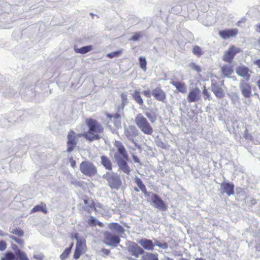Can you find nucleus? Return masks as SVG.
Segmentation results:
<instances>
[{
  "mask_svg": "<svg viewBox=\"0 0 260 260\" xmlns=\"http://www.w3.org/2000/svg\"><path fill=\"white\" fill-rule=\"evenodd\" d=\"M86 124L89 128V131L84 134L83 136L90 141L100 139L102 137L100 134L102 133L104 131L103 126L97 121L92 119H87Z\"/></svg>",
  "mask_w": 260,
  "mask_h": 260,
  "instance_id": "1",
  "label": "nucleus"
},
{
  "mask_svg": "<svg viewBox=\"0 0 260 260\" xmlns=\"http://www.w3.org/2000/svg\"><path fill=\"white\" fill-rule=\"evenodd\" d=\"M135 122L141 132L145 135H151L153 129L148 120L142 114H138L135 118Z\"/></svg>",
  "mask_w": 260,
  "mask_h": 260,
  "instance_id": "2",
  "label": "nucleus"
},
{
  "mask_svg": "<svg viewBox=\"0 0 260 260\" xmlns=\"http://www.w3.org/2000/svg\"><path fill=\"white\" fill-rule=\"evenodd\" d=\"M79 168L83 175L90 177L95 176L98 173L96 166L90 161H82Z\"/></svg>",
  "mask_w": 260,
  "mask_h": 260,
  "instance_id": "3",
  "label": "nucleus"
},
{
  "mask_svg": "<svg viewBox=\"0 0 260 260\" xmlns=\"http://www.w3.org/2000/svg\"><path fill=\"white\" fill-rule=\"evenodd\" d=\"M103 177L106 180L111 188L117 189L121 184L120 178L117 173L107 172Z\"/></svg>",
  "mask_w": 260,
  "mask_h": 260,
  "instance_id": "4",
  "label": "nucleus"
},
{
  "mask_svg": "<svg viewBox=\"0 0 260 260\" xmlns=\"http://www.w3.org/2000/svg\"><path fill=\"white\" fill-rule=\"evenodd\" d=\"M104 242L107 245L116 247L120 242V238L117 236L106 232L104 234Z\"/></svg>",
  "mask_w": 260,
  "mask_h": 260,
  "instance_id": "5",
  "label": "nucleus"
},
{
  "mask_svg": "<svg viewBox=\"0 0 260 260\" xmlns=\"http://www.w3.org/2000/svg\"><path fill=\"white\" fill-rule=\"evenodd\" d=\"M223 85V81L220 82V84H219L214 80H212L211 90L215 95L218 98H222L225 95V93L223 89L221 88V86Z\"/></svg>",
  "mask_w": 260,
  "mask_h": 260,
  "instance_id": "6",
  "label": "nucleus"
},
{
  "mask_svg": "<svg viewBox=\"0 0 260 260\" xmlns=\"http://www.w3.org/2000/svg\"><path fill=\"white\" fill-rule=\"evenodd\" d=\"M236 73L239 76L242 77L246 81H248L250 79L252 71L248 67L242 64L236 68Z\"/></svg>",
  "mask_w": 260,
  "mask_h": 260,
  "instance_id": "7",
  "label": "nucleus"
},
{
  "mask_svg": "<svg viewBox=\"0 0 260 260\" xmlns=\"http://www.w3.org/2000/svg\"><path fill=\"white\" fill-rule=\"evenodd\" d=\"M149 197H151V201L155 208L161 211H166L167 209V206L158 195L151 192Z\"/></svg>",
  "mask_w": 260,
  "mask_h": 260,
  "instance_id": "8",
  "label": "nucleus"
},
{
  "mask_svg": "<svg viewBox=\"0 0 260 260\" xmlns=\"http://www.w3.org/2000/svg\"><path fill=\"white\" fill-rule=\"evenodd\" d=\"M240 50L239 48L235 47L234 46H231L226 51L223 56V60L226 62L231 63L235 55L240 52Z\"/></svg>",
  "mask_w": 260,
  "mask_h": 260,
  "instance_id": "9",
  "label": "nucleus"
},
{
  "mask_svg": "<svg viewBox=\"0 0 260 260\" xmlns=\"http://www.w3.org/2000/svg\"><path fill=\"white\" fill-rule=\"evenodd\" d=\"M114 157L116 159L119 169L126 174L131 172V169L128 167L125 159L122 158L118 154H114Z\"/></svg>",
  "mask_w": 260,
  "mask_h": 260,
  "instance_id": "10",
  "label": "nucleus"
},
{
  "mask_svg": "<svg viewBox=\"0 0 260 260\" xmlns=\"http://www.w3.org/2000/svg\"><path fill=\"white\" fill-rule=\"evenodd\" d=\"M124 136L133 143H135L134 138L138 136V130L133 125H129L125 127L124 132Z\"/></svg>",
  "mask_w": 260,
  "mask_h": 260,
  "instance_id": "11",
  "label": "nucleus"
},
{
  "mask_svg": "<svg viewBox=\"0 0 260 260\" xmlns=\"http://www.w3.org/2000/svg\"><path fill=\"white\" fill-rule=\"evenodd\" d=\"M201 99V90L198 87L191 89L187 96V100L189 103L198 102Z\"/></svg>",
  "mask_w": 260,
  "mask_h": 260,
  "instance_id": "12",
  "label": "nucleus"
},
{
  "mask_svg": "<svg viewBox=\"0 0 260 260\" xmlns=\"http://www.w3.org/2000/svg\"><path fill=\"white\" fill-rule=\"evenodd\" d=\"M239 88L242 94L246 98H248L251 95V87L249 84L244 80H241L239 84Z\"/></svg>",
  "mask_w": 260,
  "mask_h": 260,
  "instance_id": "13",
  "label": "nucleus"
},
{
  "mask_svg": "<svg viewBox=\"0 0 260 260\" xmlns=\"http://www.w3.org/2000/svg\"><path fill=\"white\" fill-rule=\"evenodd\" d=\"M238 32L237 28L228 29L219 31V36L223 40L236 36Z\"/></svg>",
  "mask_w": 260,
  "mask_h": 260,
  "instance_id": "14",
  "label": "nucleus"
},
{
  "mask_svg": "<svg viewBox=\"0 0 260 260\" xmlns=\"http://www.w3.org/2000/svg\"><path fill=\"white\" fill-rule=\"evenodd\" d=\"M114 146L117 148L118 150V152L115 153V154H119L120 156H121L122 158L127 160L128 154L122 143L120 141H115Z\"/></svg>",
  "mask_w": 260,
  "mask_h": 260,
  "instance_id": "15",
  "label": "nucleus"
},
{
  "mask_svg": "<svg viewBox=\"0 0 260 260\" xmlns=\"http://www.w3.org/2000/svg\"><path fill=\"white\" fill-rule=\"evenodd\" d=\"M152 95L158 101L164 102L166 99V93L159 86L152 91Z\"/></svg>",
  "mask_w": 260,
  "mask_h": 260,
  "instance_id": "16",
  "label": "nucleus"
},
{
  "mask_svg": "<svg viewBox=\"0 0 260 260\" xmlns=\"http://www.w3.org/2000/svg\"><path fill=\"white\" fill-rule=\"evenodd\" d=\"M220 188L221 190V193H226L229 196L234 194V185L233 183L229 182H223L220 185Z\"/></svg>",
  "mask_w": 260,
  "mask_h": 260,
  "instance_id": "17",
  "label": "nucleus"
},
{
  "mask_svg": "<svg viewBox=\"0 0 260 260\" xmlns=\"http://www.w3.org/2000/svg\"><path fill=\"white\" fill-rule=\"evenodd\" d=\"M128 251L132 255L136 257H139L140 255L144 252V250L136 243H132L129 245Z\"/></svg>",
  "mask_w": 260,
  "mask_h": 260,
  "instance_id": "18",
  "label": "nucleus"
},
{
  "mask_svg": "<svg viewBox=\"0 0 260 260\" xmlns=\"http://www.w3.org/2000/svg\"><path fill=\"white\" fill-rule=\"evenodd\" d=\"M68 152H70L73 151L76 145L75 134L73 131L69 132L68 135Z\"/></svg>",
  "mask_w": 260,
  "mask_h": 260,
  "instance_id": "19",
  "label": "nucleus"
},
{
  "mask_svg": "<svg viewBox=\"0 0 260 260\" xmlns=\"http://www.w3.org/2000/svg\"><path fill=\"white\" fill-rule=\"evenodd\" d=\"M139 244L147 250H152L154 245L152 241L147 239H142L138 242Z\"/></svg>",
  "mask_w": 260,
  "mask_h": 260,
  "instance_id": "20",
  "label": "nucleus"
},
{
  "mask_svg": "<svg viewBox=\"0 0 260 260\" xmlns=\"http://www.w3.org/2000/svg\"><path fill=\"white\" fill-rule=\"evenodd\" d=\"M135 182L138 186V187L140 188V189L142 191V193L144 194V196L147 197L148 196H150L151 193V192H148L146 190V186L143 184L142 181L140 178L138 177H136L135 178Z\"/></svg>",
  "mask_w": 260,
  "mask_h": 260,
  "instance_id": "21",
  "label": "nucleus"
},
{
  "mask_svg": "<svg viewBox=\"0 0 260 260\" xmlns=\"http://www.w3.org/2000/svg\"><path fill=\"white\" fill-rule=\"evenodd\" d=\"M170 83L174 86L179 92L182 93L186 92L187 87L184 83L173 80L170 82Z\"/></svg>",
  "mask_w": 260,
  "mask_h": 260,
  "instance_id": "22",
  "label": "nucleus"
},
{
  "mask_svg": "<svg viewBox=\"0 0 260 260\" xmlns=\"http://www.w3.org/2000/svg\"><path fill=\"white\" fill-rule=\"evenodd\" d=\"M101 164L107 169L109 171L112 169V165L110 159L107 156L102 155L101 156Z\"/></svg>",
  "mask_w": 260,
  "mask_h": 260,
  "instance_id": "23",
  "label": "nucleus"
},
{
  "mask_svg": "<svg viewBox=\"0 0 260 260\" xmlns=\"http://www.w3.org/2000/svg\"><path fill=\"white\" fill-rule=\"evenodd\" d=\"M84 203L83 208L84 210L90 212L94 209V205L91 200H84Z\"/></svg>",
  "mask_w": 260,
  "mask_h": 260,
  "instance_id": "24",
  "label": "nucleus"
},
{
  "mask_svg": "<svg viewBox=\"0 0 260 260\" xmlns=\"http://www.w3.org/2000/svg\"><path fill=\"white\" fill-rule=\"evenodd\" d=\"M222 74L225 77H229L233 72V69L231 65H224L221 68Z\"/></svg>",
  "mask_w": 260,
  "mask_h": 260,
  "instance_id": "25",
  "label": "nucleus"
},
{
  "mask_svg": "<svg viewBox=\"0 0 260 260\" xmlns=\"http://www.w3.org/2000/svg\"><path fill=\"white\" fill-rule=\"evenodd\" d=\"M39 211H41L44 213H46L47 212V210L45 204L42 203L40 205L36 206L34 208H32L31 212Z\"/></svg>",
  "mask_w": 260,
  "mask_h": 260,
  "instance_id": "26",
  "label": "nucleus"
},
{
  "mask_svg": "<svg viewBox=\"0 0 260 260\" xmlns=\"http://www.w3.org/2000/svg\"><path fill=\"white\" fill-rule=\"evenodd\" d=\"M92 48V46L88 45L81 47L80 48H75V51L77 53L85 54L91 51Z\"/></svg>",
  "mask_w": 260,
  "mask_h": 260,
  "instance_id": "27",
  "label": "nucleus"
},
{
  "mask_svg": "<svg viewBox=\"0 0 260 260\" xmlns=\"http://www.w3.org/2000/svg\"><path fill=\"white\" fill-rule=\"evenodd\" d=\"M158 256L157 253L147 252L143 255L142 258L143 260H158Z\"/></svg>",
  "mask_w": 260,
  "mask_h": 260,
  "instance_id": "28",
  "label": "nucleus"
},
{
  "mask_svg": "<svg viewBox=\"0 0 260 260\" xmlns=\"http://www.w3.org/2000/svg\"><path fill=\"white\" fill-rule=\"evenodd\" d=\"M110 229L115 231L118 233H121L123 232L124 229L118 223H112L110 225Z\"/></svg>",
  "mask_w": 260,
  "mask_h": 260,
  "instance_id": "29",
  "label": "nucleus"
},
{
  "mask_svg": "<svg viewBox=\"0 0 260 260\" xmlns=\"http://www.w3.org/2000/svg\"><path fill=\"white\" fill-rule=\"evenodd\" d=\"M107 116L110 118V120H117V123L116 124V126L118 127L120 126V115L118 113H115L114 115L108 114Z\"/></svg>",
  "mask_w": 260,
  "mask_h": 260,
  "instance_id": "30",
  "label": "nucleus"
},
{
  "mask_svg": "<svg viewBox=\"0 0 260 260\" xmlns=\"http://www.w3.org/2000/svg\"><path fill=\"white\" fill-rule=\"evenodd\" d=\"M133 98L135 101L139 105L143 104V101L140 94V92L138 91H135L132 94Z\"/></svg>",
  "mask_w": 260,
  "mask_h": 260,
  "instance_id": "31",
  "label": "nucleus"
},
{
  "mask_svg": "<svg viewBox=\"0 0 260 260\" xmlns=\"http://www.w3.org/2000/svg\"><path fill=\"white\" fill-rule=\"evenodd\" d=\"M85 247V243L84 241L78 240L76 246V250L83 252Z\"/></svg>",
  "mask_w": 260,
  "mask_h": 260,
  "instance_id": "32",
  "label": "nucleus"
},
{
  "mask_svg": "<svg viewBox=\"0 0 260 260\" xmlns=\"http://www.w3.org/2000/svg\"><path fill=\"white\" fill-rule=\"evenodd\" d=\"M153 244L154 245H156V246L163 249H167L168 247V245L166 242L162 243L156 239H154Z\"/></svg>",
  "mask_w": 260,
  "mask_h": 260,
  "instance_id": "33",
  "label": "nucleus"
},
{
  "mask_svg": "<svg viewBox=\"0 0 260 260\" xmlns=\"http://www.w3.org/2000/svg\"><path fill=\"white\" fill-rule=\"evenodd\" d=\"M192 52L195 55L198 57L200 56L203 54L202 49L198 46H195L193 47Z\"/></svg>",
  "mask_w": 260,
  "mask_h": 260,
  "instance_id": "34",
  "label": "nucleus"
},
{
  "mask_svg": "<svg viewBox=\"0 0 260 260\" xmlns=\"http://www.w3.org/2000/svg\"><path fill=\"white\" fill-rule=\"evenodd\" d=\"M15 255L12 252H8L2 257V260H15Z\"/></svg>",
  "mask_w": 260,
  "mask_h": 260,
  "instance_id": "35",
  "label": "nucleus"
},
{
  "mask_svg": "<svg viewBox=\"0 0 260 260\" xmlns=\"http://www.w3.org/2000/svg\"><path fill=\"white\" fill-rule=\"evenodd\" d=\"M71 247L66 248L62 252V253L60 255V258L61 260H65L69 256V254L71 252Z\"/></svg>",
  "mask_w": 260,
  "mask_h": 260,
  "instance_id": "36",
  "label": "nucleus"
},
{
  "mask_svg": "<svg viewBox=\"0 0 260 260\" xmlns=\"http://www.w3.org/2000/svg\"><path fill=\"white\" fill-rule=\"evenodd\" d=\"M140 66L142 69L145 71L146 70V60L145 57L140 56L139 57Z\"/></svg>",
  "mask_w": 260,
  "mask_h": 260,
  "instance_id": "37",
  "label": "nucleus"
},
{
  "mask_svg": "<svg viewBox=\"0 0 260 260\" xmlns=\"http://www.w3.org/2000/svg\"><path fill=\"white\" fill-rule=\"evenodd\" d=\"M144 114L151 123H153L154 122H155L156 120V117L155 115H153L151 113L147 111L145 112Z\"/></svg>",
  "mask_w": 260,
  "mask_h": 260,
  "instance_id": "38",
  "label": "nucleus"
},
{
  "mask_svg": "<svg viewBox=\"0 0 260 260\" xmlns=\"http://www.w3.org/2000/svg\"><path fill=\"white\" fill-rule=\"evenodd\" d=\"M203 94L204 95V98L205 100H207V99L208 100H211L210 94L208 91V90L206 88L205 86H204V89H203Z\"/></svg>",
  "mask_w": 260,
  "mask_h": 260,
  "instance_id": "39",
  "label": "nucleus"
},
{
  "mask_svg": "<svg viewBox=\"0 0 260 260\" xmlns=\"http://www.w3.org/2000/svg\"><path fill=\"white\" fill-rule=\"evenodd\" d=\"M121 51H114V52H112L110 53H108L107 55V56L110 58H112L113 57H117V56H119V55L121 53Z\"/></svg>",
  "mask_w": 260,
  "mask_h": 260,
  "instance_id": "40",
  "label": "nucleus"
},
{
  "mask_svg": "<svg viewBox=\"0 0 260 260\" xmlns=\"http://www.w3.org/2000/svg\"><path fill=\"white\" fill-rule=\"evenodd\" d=\"M142 36L143 34L142 32H136L134 35L131 40L134 41H138Z\"/></svg>",
  "mask_w": 260,
  "mask_h": 260,
  "instance_id": "41",
  "label": "nucleus"
},
{
  "mask_svg": "<svg viewBox=\"0 0 260 260\" xmlns=\"http://www.w3.org/2000/svg\"><path fill=\"white\" fill-rule=\"evenodd\" d=\"M11 233L19 237H21L23 235V232L20 229H14L11 231Z\"/></svg>",
  "mask_w": 260,
  "mask_h": 260,
  "instance_id": "42",
  "label": "nucleus"
},
{
  "mask_svg": "<svg viewBox=\"0 0 260 260\" xmlns=\"http://www.w3.org/2000/svg\"><path fill=\"white\" fill-rule=\"evenodd\" d=\"M10 238H11L12 240H13L14 241H15L16 243L20 244V245H22L23 244V240L20 238H16L13 236H10Z\"/></svg>",
  "mask_w": 260,
  "mask_h": 260,
  "instance_id": "43",
  "label": "nucleus"
},
{
  "mask_svg": "<svg viewBox=\"0 0 260 260\" xmlns=\"http://www.w3.org/2000/svg\"><path fill=\"white\" fill-rule=\"evenodd\" d=\"M6 248V243L4 241H0V250L3 251Z\"/></svg>",
  "mask_w": 260,
  "mask_h": 260,
  "instance_id": "44",
  "label": "nucleus"
},
{
  "mask_svg": "<svg viewBox=\"0 0 260 260\" xmlns=\"http://www.w3.org/2000/svg\"><path fill=\"white\" fill-rule=\"evenodd\" d=\"M69 162L73 168H75L76 167V161L73 159V157H70L69 158Z\"/></svg>",
  "mask_w": 260,
  "mask_h": 260,
  "instance_id": "45",
  "label": "nucleus"
},
{
  "mask_svg": "<svg viewBox=\"0 0 260 260\" xmlns=\"http://www.w3.org/2000/svg\"><path fill=\"white\" fill-rule=\"evenodd\" d=\"M82 252L81 251H79L78 250H77L75 249V252H74V257L75 258V259H78L80 257V255L81 254Z\"/></svg>",
  "mask_w": 260,
  "mask_h": 260,
  "instance_id": "46",
  "label": "nucleus"
},
{
  "mask_svg": "<svg viewBox=\"0 0 260 260\" xmlns=\"http://www.w3.org/2000/svg\"><path fill=\"white\" fill-rule=\"evenodd\" d=\"M121 98L122 100V102L123 104H125L127 102V95L125 93H122L121 94Z\"/></svg>",
  "mask_w": 260,
  "mask_h": 260,
  "instance_id": "47",
  "label": "nucleus"
},
{
  "mask_svg": "<svg viewBox=\"0 0 260 260\" xmlns=\"http://www.w3.org/2000/svg\"><path fill=\"white\" fill-rule=\"evenodd\" d=\"M143 94L146 96V97H147V98H150L151 96V95L152 94V92L151 93V91L150 90V89H148L146 91H144L143 92Z\"/></svg>",
  "mask_w": 260,
  "mask_h": 260,
  "instance_id": "48",
  "label": "nucleus"
},
{
  "mask_svg": "<svg viewBox=\"0 0 260 260\" xmlns=\"http://www.w3.org/2000/svg\"><path fill=\"white\" fill-rule=\"evenodd\" d=\"M191 68L196 71L197 72L199 73L201 72V69L200 68L199 66L195 64H192V66H191Z\"/></svg>",
  "mask_w": 260,
  "mask_h": 260,
  "instance_id": "49",
  "label": "nucleus"
},
{
  "mask_svg": "<svg viewBox=\"0 0 260 260\" xmlns=\"http://www.w3.org/2000/svg\"><path fill=\"white\" fill-rule=\"evenodd\" d=\"M249 199L250 200L251 204V205H254V204H255L256 203L255 200L253 199H251V198H249ZM246 200H247V201H246L245 202L248 203V202H249V198L246 197Z\"/></svg>",
  "mask_w": 260,
  "mask_h": 260,
  "instance_id": "50",
  "label": "nucleus"
},
{
  "mask_svg": "<svg viewBox=\"0 0 260 260\" xmlns=\"http://www.w3.org/2000/svg\"><path fill=\"white\" fill-rule=\"evenodd\" d=\"M71 182V183L74 185H79V182H78L77 180L75 178H72V180Z\"/></svg>",
  "mask_w": 260,
  "mask_h": 260,
  "instance_id": "51",
  "label": "nucleus"
},
{
  "mask_svg": "<svg viewBox=\"0 0 260 260\" xmlns=\"http://www.w3.org/2000/svg\"><path fill=\"white\" fill-rule=\"evenodd\" d=\"M132 157L134 160V161L135 163H139L140 162L139 158L136 155L133 154L132 156Z\"/></svg>",
  "mask_w": 260,
  "mask_h": 260,
  "instance_id": "52",
  "label": "nucleus"
},
{
  "mask_svg": "<svg viewBox=\"0 0 260 260\" xmlns=\"http://www.w3.org/2000/svg\"><path fill=\"white\" fill-rule=\"evenodd\" d=\"M102 252L106 254V255H108L109 253H110V251L108 250V249H105V248H103L102 249Z\"/></svg>",
  "mask_w": 260,
  "mask_h": 260,
  "instance_id": "53",
  "label": "nucleus"
},
{
  "mask_svg": "<svg viewBox=\"0 0 260 260\" xmlns=\"http://www.w3.org/2000/svg\"><path fill=\"white\" fill-rule=\"evenodd\" d=\"M96 220V219L92 216H91L90 218V222L92 224H95Z\"/></svg>",
  "mask_w": 260,
  "mask_h": 260,
  "instance_id": "54",
  "label": "nucleus"
},
{
  "mask_svg": "<svg viewBox=\"0 0 260 260\" xmlns=\"http://www.w3.org/2000/svg\"><path fill=\"white\" fill-rule=\"evenodd\" d=\"M254 64L260 69V59H257L254 62Z\"/></svg>",
  "mask_w": 260,
  "mask_h": 260,
  "instance_id": "55",
  "label": "nucleus"
},
{
  "mask_svg": "<svg viewBox=\"0 0 260 260\" xmlns=\"http://www.w3.org/2000/svg\"><path fill=\"white\" fill-rule=\"evenodd\" d=\"M255 29L257 32L260 33V24H257L255 25Z\"/></svg>",
  "mask_w": 260,
  "mask_h": 260,
  "instance_id": "56",
  "label": "nucleus"
},
{
  "mask_svg": "<svg viewBox=\"0 0 260 260\" xmlns=\"http://www.w3.org/2000/svg\"><path fill=\"white\" fill-rule=\"evenodd\" d=\"M8 235V233L0 230V236L4 237Z\"/></svg>",
  "mask_w": 260,
  "mask_h": 260,
  "instance_id": "57",
  "label": "nucleus"
},
{
  "mask_svg": "<svg viewBox=\"0 0 260 260\" xmlns=\"http://www.w3.org/2000/svg\"><path fill=\"white\" fill-rule=\"evenodd\" d=\"M161 260H173V259L167 257V256H164Z\"/></svg>",
  "mask_w": 260,
  "mask_h": 260,
  "instance_id": "58",
  "label": "nucleus"
},
{
  "mask_svg": "<svg viewBox=\"0 0 260 260\" xmlns=\"http://www.w3.org/2000/svg\"><path fill=\"white\" fill-rule=\"evenodd\" d=\"M74 238L76 239L77 241L78 242V240H81L80 239H78V234H75V235H74Z\"/></svg>",
  "mask_w": 260,
  "mask_h": 260,
  "instance_id": "59",
  "label": "nucleus"
},
{
  "mask_svg": "<svg viewBox=\"0 0 260 260\" xmlns=\"http://www.w3.org/2000/svg\"><path fill=\"white\" fill-rule=\"evenodd\" d=\"M257 85L258 87L259 88V89H260V80L257 81Z\"/></svg>",
  "mask_w": 260,
  "mask_h": 260,
  "instance_id": "60",
  "label": "nucleus"
},
{
  "mask_svg": "<svg viewBox=\"0 0 260 260\" xmlns=\"http://www.w3.org/2000/svg\"><path fill=\"white\" fill-rule=\"evenodd\" d=\"M244 21V20H239L237 22V25L238 26H240V24L242 22H243Z\"/></svg>",
  "mask_w": 260,
  "mask_h": 260,
  "instance_id": "61",
  "label": "nucleus"
},
{
  "mask_svg": "<svg viewBox=\"0 0 260 260\" xmlns=\"http://www.w3.org/2000/svg\"><path fill=\"white\" fill-rule=\"evenodd\" d=\"M111 121L113 122L115 126L116 124L117 123V120H111Z\"/></svg>",
  "mask_w": 260,
  "mask_h": 260,
  "instance_id": "62",
  "label": "nucleus"
},
{
  "mask_svg": "<svg viewBox=\"0 0 260 260\" xmlns=\"http://www.w3.org/2000/svg\"><path fill=\"white\" fill-rule=\"evenodd\" d=\"M247 133V129H245V133H244V134H245V135L246 138H248L247 135H246V133Z\"/></svg>",
  "mask_w": 260,
  "mask_h": 260,
  "instance_id": "63",
  "label": "nucleus"
},
{
  "mask_svg": "<svg viewBox=\"0 0 260 260\" xmlns=\"http://www.w3.org/2000/svg\"><path fill=\"white\" fill-rule=\"evenodd\" d=\"M73 246V243H71V244L70 245V246L69 247H71V248H72Z\"/></svg>",
  "mask_w": 260,
  "mask_h": 260,
  "instance_id": "64",
  "label": "nucleus"
}]
</instances>
